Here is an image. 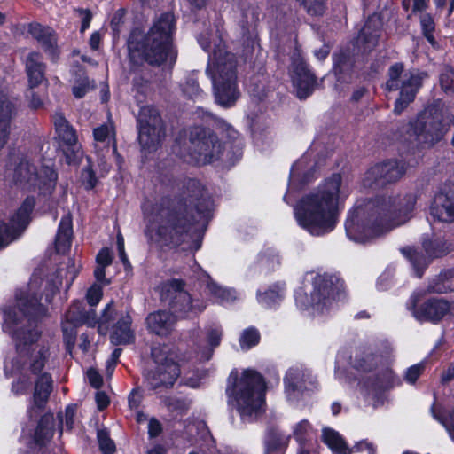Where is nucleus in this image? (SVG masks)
I'll return each mask as SVG.
<instances>
[{
	"mask_svg": "<svg viewBox=\"0 0 454 454\" xmlns=\"http://www.w3.org/2000/svg\"><path fill=\"white\" fill-rule=\"evenodd\" d=\"M45 303H51L58 286L43 280L37 271L32 275L27 286L16 293V306L4 310L3 331L9 333L16 345V355L4 364L6 374H17L12 384L15 395L27 394L35 383L33 405L27 412L30 417L35 410H42L52 389L50 373L43 372L50 357L49 348L36 344L40 333L35 318L46 315L47 308L42 301V289Z\"/></svg>",
	"mask_w": 454,
	"mask_h": 454,
	"instance_id": "1",
	"label": "nucleus"
},
{
	"mask_svg": "<svg viewBox=\"0 0 454 454\" xmlns=\"http://www.w3.org/2000/svg\"><path fill=\"white\" fill-rule=\"evenodd\" d=\"M211 206L204 186L190 179L178 195L153 206L145 216V236L159 247H178L191 239L197 215L208 212Z\"/></svg>",
	"mask_w": 454,
	"mask_h": 454,
	"instance_id": "2",
	"label": "nucleus"
},
{
	"mask_svg": "<svg viewBox=\"0 0 454 454\" xmlns=\"http://www.w3.org/2000/svg\"><path fill=\"white\" fill-rule=\"evenodd\" d=\"M415 203L412 194L357 201L348 213L346 234L350 240L364 243L406 223Z\"/></svg>",
	"mask_w": 454,
	"mask_h": 454,
	"instance_id": "3",
	"label": "nucleus"
},
{
	"mask_svg": "<svg viewBox=\"0 0 454 454\" xmlns=\"http://www.w3.org/2000/svg\"><path fill=\"white\" fill-rule=\"evenodd\" d=\"M349 194L341 176L333 174L297 201L294 213L299 226L317 237L332 232L339 222L340 206Z\"/></svg>",
	"mask_w": 454,
	"mask_h": 454,
	"instance_id": "4",
	"label": "nucleus"
},
{
	"mask_svg": "<svg viewBox=\"0 0 454 454\" xmlns=\"http://www.w3.org/2000/svg\"><path fill=\"white\" fill-rule=\"evenodd\" d=\"M198 42L205 51L213 50L206 72L212 80L215 101L224 107L232 106L239 97L235 55L225 51L221 35L206 32L199 36Z\"/></svg>",
	"mask_w": 454,
	"mask_h": 454,
	"instance_id": "5",
	"label": "nucleus"
},
{
	"mask_svg": "<svg viewBox=\"0 0 454 454\" xmlns=\"http://www.w3.org/2000/svg\"><path fill=\"white\" fill-rule=\"evenodd\" d=\"M176 32V19L172 12H164L156 17L149 30L140 40L134 35L128 43L130 61L134 64L147 62L151 66H160L169 59L175 62L176 51L173 47Z\"/></svg>",
	"mask_w": 454,
	"mask_h": 454,
	"instance_id": "6",
	"label": "nucleus"
},
{
	"mask_svg": "<svg viewBox=\"0 0 454 454\" xmlns=\"http://www.w3.org/2000/svg\"><path fill=\"white\" fill-rule=\"evenodd\" d=\"M265 387L262 375L254 370L247 369L227 387L226 393L230 401L235 402L242 417H252L262 410Z\"/></svg>",
	"mask_w": 454,
	"mask_h": 454,
	"instance_id": "7",
	"label": "nucleus"
},
{
	"mask_svg": "<svg viewBox=\"0 0 454 454\" xmlns=\"http://www.w3.org/2000/svg\"><path fill=\"white\" fill-rule=\"evenodd\" d=\"M189 143L188 149H183L177 143L174 146V151L189 163H211L223 153V145L217 136L202 127H193L190 130Z\"/></svg>",
	"mask_w": 454,
	"mask_h": 454,
	"instance_id": "8",
	"label": "nucleus"
},
{
	"mask_svg": "<svg viewBox=\"0 0 454 454\" xmlns=\"http://www.w3.org/2000/svg\"><path fill=\"white\" fill-rule=\"evenodd\" d=\"M387 75V90L393 91L400 90L399 98L395 100L394 107V113L399 115L414 100L427 74L419 70L404 72L403 64L398 62L390 66Z\"/></svg>",
	"mask_w": 454,
	"mask_h": 454,
	"instance_id": "9",
	"label": "nucleus"
},
{
	"mask_svg": "<svg viewBox=\"0 0 454 454\" xmlns=\"http://www.w3.org/2000/svg\"><path fill=\"white\" fill-rule=\"evenodd\" d=\"M151 356L156 366L143 374L147 387L153 391L172 387L181 373L176 355L168 346L158 345L152 348Z\"/></svg>",
	"mask_w": 454,
	"mask_h": 454,
	"instance_id": "10",
	"label": "nucleus"
},
{
	"mask_svg": "<svg viewBox=\"0 0 454 454\" xmlns=\"http://www.w3.org/2000/svg\"><path fill=\"white\" fill-rule=\"evenodd\" d=\"M184 286L183 280L172 279L165 283L161 290V301L167 303L176 320L195 318L207 308L203 300L192 298Z\"/></svg>",
	"mask_w": 454,
	"mask_h": 454,
	"instance_id": "11",
	"label": "nucleus"
},
{
	"mask_svg": "<svg viewBox=\"0 0 454 454\" xmlns=\"http://www.w3.org/2000/svg\"><path fill=\"white\" fill-rule=\"evenodd\" d=\"M13 183L23 190L38 192L47 195L55 188L57 174L51 168H42L39 171L27 160H21L15 167Z\"/></svg>",
	"mask_w": 454,
	"mask_h": 454,
	"instance_id": "12",
	"label": "nucleus"
},
{
	"mask_svg": "<svg viewBox=\"0 0 454 454\" xmlns=\"http://www.w3.org/2000/svg\"><path fill=\"white\" fill-rule=\"evenodd\" d=\"M138 140L143 149H155L165 137V129L158 110L152 106L141 107L137 119Z\"/></svg>",
	"mask_w": 454,
	"mask_h": 454,
	"instance_id": "13",
	"label": "nucleus"
},
{
	"mask_svg": "<svg viewBox=\"0 0 454 454\" xmlns=\"http://www.w3.org/2000/svg\"><path fill=\"white\" fill-rule=\"evenodd\" d=\"M411 129L417 142L428 148L441 142L449 131V127L443 123V114L437 111L419 116L414 122H411Z\"/></svg>",
	"mask_w": 454,
	"mask_h": 454,
	"instance_id": "14",
	"label": "nucleus"
},
{
	"mask_svg": "<svg viewBox=\"0 0 454 454\" xmlns=\"http://www.w3.org/2000/svg\"><path fill=\"white\" fill-rule=\"evenodd\" d=\"M115 136L114 125L110 121L93 129L94 150L98 156V164L105 173H107L110 169V165L106 162L110 156L114 158L119 168H121L123 161L122 157L117 152Z\"/></svg>",
	"mask_w": 454,
	"mask_h": 454,
	"instance_id": "15",
	"label": "nucleus"
},
{
	"mask_svg": "<svg viewBox=\"0 0 454 454\" xmlns=\"http://www.w3.org/2000/svg\"><path fill=\"white\" fill-rule=\"evenodd\" d=\"M117 320L113 325L110 339L113 344H129L134 340V333L131 330L132 318L129 313L118 315L113 307V303H108L105 308L101 317L98 320V329L100 333H106L108 325Z\"/></svg>",
	"mask_w": 454,
	"mask_h": 454,
	"instance_id": "16",
	"label": "nucleus"
},
{
	"mask_svg": "<svg viewBox=\"0 0 454 454\" xmlns=\"http://www.w3.org/2000/svg\"><path fill=\"white\" fill-rule=\"evenodd\" d=\"M425 294L424 291L413 293L407 301V309L412 311L413 317L419 321L439 323L449 313L450 304L444 299L431 298L417 308V303Z\"/></svg>",
	"mask_w": 454,
	"mask_h": 454,
	"instance_id": "17",
	"label": "nucleus"
},
{
	"mask_svg": "<svg viewBox=\"0 0 454 454\" xmlns=\"http://www.w3.org/2000/svg\"><path fill=\"white\" fill-rule=\"evenodd\" d=\"M35 204V199L27 197L12 215L9 223L0 221V249L7 247L21 235L30 221V214Z\"/></svg>",
	"mask_w": 454,
	"mask_h": 454,
	"instance_id": "18",
	"label": "nucleus"
},
{
	"mask_svg": "<svg viewBox=\"0 0 454 454\" xmlns=\"http://www.w3.org/2000/svg\"><path fill=\"white\" fill-rule=\"evenodd\" d=\"M405 172L404 164L387 160L371 167L364 174L363 186L378 189L399 180Z\"/></svg>",
	"mask_w": 454,
	"mask_h": 454,
	"instance_id": "19",
	"label": "nucleus"
},
{
	"mask_svg": "<svg viewBox=\"0 0 454 454\" xmlns=\"http://www.w3.org/2000/svg\"><path fill=\"white\" fill-rule=\"evenodd\" d=\"M325 275H317L313 279V291L311 293L312 305L320 311L328 309L340 295L339 281Z\"/></svg>",
	"mask_w": 454,
	"mask_h": 454,
	"instance_id": "20",
	"label": "nucleus"
},
{
	"mask_svg": "<svg viewBox=\"0 0 454 454\" xmlns=\"http://www.w3.org/2000/svg\"><path fill=\"white\" fill-rule=\"evenodd\" d=\"M53 123L59 138L63 142V153L68 164L75 163L82 156L81 145L77 143V136L74 128L64 115L56 113Z\"/></svg>",
	"mask_w": 454,
	"mask_h": 454,
	"instance_id": "21",
	"label": "nucleus"
},
{
	"mask_svg": "<svg viewBox=\"0 0 454 454\" xmlns=\"http://www.w3.org/2000/svg\"><path fill=\"white\" fill-rule=\"evenodd\" d=\"M292 70L297 97L301 99L307 98L313 92L317 80L298 51L292 57Z\"/></svg>",
	"mask_w": 454,
	"mask_h": 454,
	"instance_id": "22",
	"label": "nucleus"
},
{
	"mask_svg": "<svg viewBox=\"0 0 454 454\" xmlns=\"http://www.w3.org/2000/svg\"><path fill=\"white\" fill-rule=\"evenodd\" d=\"M285 387L287 395L295 392L302 393L316 387V380L311 372L301 364L289 368L285 377Z\"/></svg>",
	"mask_w": 454,
	"mask_h": 454,
	"instance_id": "23",
	"label": "nucleus"
},
{
	"mask_svg": "<svg viewBox=\"0 0 454 454\" xmlns=\"http://www.w3.org/2000/svg\"><path fill=\"white\" fill-rule=\"evenodd\" d=\"M27 31L40 43L51 59L57 61L59 51L55 32L51 27H43L39 23L29 24Z\"/></svg>",
	"mask_w": 454,
	"mask_h": 454,
	"instance_id": "24",
	"label": "nucleus"
},
{
	"mask_svg": "<svg viewBox=\"0 0 454 454\" xmlns=\"http://www.w3.org/2000/svg\"><path fill=\"white\" fill-rule=\"evenodd\" d=\"M176 322V317L169 310L164 309L152 312L145 318L148 331L160 337L170 335Z\"/></svg>",
	"mask_w": 454,
	"mask_h": 454,
	"instance_id": "25",
	"label": "nucleus"
},
{
	"mask_svg": "<svg viewBox=\"0 0 454 454\" xmlns=\"http://www.w3.org/2000/svg\"><path fill=\"white\" fill-rule=\"evenodd\" d=\"M362 387L370 395H377L379 393L401 385L400 379L390 369L384 370L380 375L373 379L368 377L361 382Z\"/></svg>",
	"mask_w": 454,
	"mask_h": 454,
	"instance_id": "26",
	"label": "nucleus"
},
{
	"mask_svg": "<svg viewBox=\"0 0 454 454\" xmlns=\"http://www.w3.org/2000/svg\"><path fill=\"white\" fill-rule=\"evenodd\" d=\"M430 213L439 222H454V192L436 194L431 205Z\"/></svg>",
	"mask_w": 454,
	"mask_h": 454,
	"instance_id": "27",
	"label": "nucleus"
},
{
	"mask_svg": "<svg viewBox=\"0 0 454 454\" xmlns=\"http://www.w3.org/2000/svg\"><path fill=\"white\" fill-rule=\"evenodd\" d=\"M381 29L380 19L376 15L369 17L357 36V43L364 51H372L379 43Z\"/></svg>",
	"mask_w": 454,
	"mask_h": 454,
	"instance_id": "28",
	"label": "nucleus"
},
{
	"mask_svg": "<svg viewBox=\"0 0 454 454\" xmlns=\"http://www.w3.org/2000/svg\"><path fill=\"white\" fill-rule=\"evenodd\" d=\"M25 69L31 89L39 86L45 80L46 65L43 61L41 53L36 51L28 53L25 59Z\"/></svg>",
	"mask_w": 454,
	"mask_h": 454,
	"instance_id": "29",
	"label": "nucleus"
},
{
	"mask_svg": "<svg viewBox=\"0 0 454 454\" xmlns=\"http://www.w3.org/2000/svg\"><path fill=\"white\" fill-rule=\"evenodd\" d=\"M65 321L76 326L82 324L94 325L97 322L96 313L92 309L85 311L82 302L74 301L67 311Z\"/></svg>",
	"mask_w": 454,
	"mask_h": 454,
	"instance_id": "30",
	"label": "nucleus"
},
{
	"mask_svg": "<svg viewBox=\"0 0 454 454\" xmlns=\"http://www.w3.org/2000/svg\"><path fill=\"white\" fill-rule=\"evenodd\" d=\"M223 328L219 325H211L205 328V345H198L200 348L201 356L200 359L209 360L214 353L215 348H217L222 340Z\"/></svg>",
	"mask_w": 454,
	"mask_h": 454,
	"instance_id": "31",
	"label": "nucleus"
},
{
	"mask_svg": "<svg viewBox=\"0 0 454 454\" xmlns=\"http://www.w3.org/2000/svg\"><path fill=\"white\" fill-rule=\"evenodd\" d=\"M454 291V270H442L432 278L425 294H446Z\"/></svg>",
	"mask_w": 454,
	"mask_h": 454,
	"instance_id": "32",
	"label": "nucleus"
},
{
	"mask_svg": "<svg viewBox=\"0 0 454 454\" xmlns=\"http://www.w3.org/2000/svg\"><path fill=\"white\" fill-rule=\"evenodd\" d=\"M73 235L72 217L70 214L62 216L55 238V247L58 253H66L71 246Z\"/></svg>",
	"mask_w": 454,
	"mask_h": 454,
	"instance_id": "33",
	"label": "nucleus"
},
{
	"mask_svg": "<svg viewBox=\"0 0 454 454\" xmlns=\"http://www.w3.org/2000/svg\"><path fill=\"white\" fill-rule=\"evenodd\" d=\"M280 264L277 252L273 248H267L261 252L252 270L259 273H270L275 270Z\"/></svg>",
	"mask_w": 454,
	"mask_h": 454,
	"instance_id": "34",
	"label": "nucleus"
},
{
	"mask_svg": "<svg viewBox=\"0 0 454 454\" xmlns=\"http://www.w3.org/2000/svg\"><path fill=\"white\" fill-rule=\"evenodd\" d=\"M289 436L284 434L278 427H270L264 440L265 454H278V451L287 444Z\"/></svg>",
	"mask_w": 454,
	"mask_h": 454,
	"instance_id": "35",
	"label": "nucleus"
},
{
	"mask_svg": "<svg viewBox=\"0 0 454 454\" xmlns=\"http://www.w3.org/2000/svg\"><path fill=\"white\" fill-rule=\"evenodd\" d=\"M323 442L332 450L333 454H351L349 449L341 435L332 428H324L322 433Z\"/></svg>",
	"mask_w": 454,
	"mask_h": 454,
	"instance_id": "36",
	"label": "nucleus"
},
{
	"mask_svg": "<svg viewBox=\"0 0 454 454\" xmlns=\"http://www.w3.org/2000/svg\"><path fill=\"white\" fill-rule=\"evenodd\" d=\"M381 361V357L374 355L370 350H361L352 361L353 367L358 371L370 372Z\"/></svg>",
	"mask_w": 454,
	"mask_h": 454,
	"instance_id": "37",
	"label": "nucleus"
},
{
	"mask_svg": "<svg viewBox=\"0 0 454 454\" xmlns=\"http://www.w3.org/2000/svg\"><path fill=\"white\" fill-rule=\"evenodd\" d=\"M13 112V106H4L0 108V149L4 148L8 141Z\"/></svg>",
	"mask_w": 454,
	"mask_h": 454,
	"instance_id": "38",
	"label": "nucleus"
},
{
	"mask_svg": "<svg viewBox=\"0 0 454 454\" xmlns=\"http://www.w3.org/2000/svg\"><path fill=\"white\" fill-rule=\"evenodd\" d=\"M207 278V286L209 293L220 302H231L237 298V293L234 289L223 288L215 283L209 277Z\"/></svg>",
	"mask_w": 454,
	"mask_h": 454,
	"instance_id": "39",
	"label": "nucleus"
},
{
	"mask_svg": "<svg viewBox=\"0 0 454 454\" xmlns=\"http://www.w3.org/2000/svg\"><path fill=\"white\" fill-rule=\"evenodd\" d=\"M423 247L426 254L430 258L442 256L450 251V247L443 240L435 239L434 240H425Z\"/></svg>",
	"mask_w": 454,
	"mask_h": 454,
	"instance_id": "40",
	"label": "nucleus"
},
{
	"mask_svg": "<svg viewBox=\"0 0 454 454\" xmlns=\"http://www.w3.org/2000/svg\"><path fill=\"white\" fill-rule=\"evenodd\" d=\"M409 258L416 271L418 278H421L424 270L430 262V257H427L414 250L409 249Z\"/></svg>",
	"mask_w": 454,
	"mask_h": 454,
	"instance_id": "41",
	"label": "nucleus"
},
{
	"mask_svg": "<svg viewBox=\"0 0 454 454\" xmlns=\"http://www.w3.org/2000/svg\"><path fill=\"white\" fill-rule=\"evenodd\" d=\"M46 419H42L40 420L35 434V441L40 445L45 444L54 434L53 426H47Z\"/></svg>",
	"mask_w": 454,
	"mask_h": 454,
	"instance_id": "42",
	"label": "nucleus"
},
{
	"mask_svg": "<svg viewBox=\"0 0 454 454\" xmlns=\"http://www.w3.org/2000/svg\"><path fill=\"white\" fill-rule=\"evenodd\" d=\"M260 340V333L257 329L249 327L243 331L239 337V344L242 349H249L257 345Z\"/></svg>",
	"mask_w": 454,
	"mask_h": 454,
	"instance_id": "43",
	"label": "nucleus"
},
{
	"mask_svg": "<svg viewBox=\"0 0 454 454\" xmlns=\"http://www.w3.org/2000/svg\"><path fill=\"white\" fill-rule=\"evenodd\" d=\"M432 414L434 418L446 428L450 436L454 441V409L447 413L437 412L432 409Z\"/></svg>",
	"mask_w": 454,
	"mask_h": 454,
	"instance_id": "44",
	"label": "nucleus"
},
{
	"mask_svg": "<svg viewBox=\"0 0 454 454\" xmlns=\"http://www.w3.org/2000/svg\"><path fill=\"white\" fill-rule=\"evenodd\" d=\"M97 437L99 449L104 454H113L115 451V444L109 437V434L106 429L98 430Z\"/></svg>",
	"mask_w": 454,
	"mask_h": 454,
	"instance_id": "45",
	"label": "nucleus"
},
{
	"mask_svg": "<svg viewBox=\"0 0 454 454\" xmlns=\"http://www.w3.org/2000/svg\"><path fill=\"white\" fill-rule=\"evenodd\" d=\"M312 427L309 422L306 419H303L297 423L294 427V436L297 442L301 444L303 443L311 434Z\"/></svg>",
	"mask_w": 454,
	"mask_h": 454,
	"instance_id": "46",
	"label": "nucleus"
},
{
	"mask_svg": "<svg viewBox=\"0 0 454 454\" xmlns=\"http://www.w3.org/2000/svg\"><path fill=\"white\" fill-rule=\"evenodd\" d=\"M309 15L320 16L325 12V0H297Z\"/></svg>",
	"mask_w": 454,
	"mask_h": 454,
	"instance_id": "47",
	"label": "nucleus"
},
{
	"mask_svg": "<svg viewBox=\"0 0 454 454\" xmlns=\"http://www.w3.org/2000/svg\"><path fill=\"white\" fill-rule=\"evenodd\" d=\"M75 327H76V325H70V323H67L66 321H64L62 323L64 341L66 344V348L69 353H71V350L74 348V343H75V338H76Z\"/></svg>",
	"mask_w": 454,
	"mask_h": 454,
	"instance_id": "48",
	"label": "nucleus"
},
{
	"mask_svg": "<svg viewBox=\"0 0 454 454\" xmlns=\"http://www.w3.org/2000/svg\"><path fill=\"white\" fill-rule=\"evenodd\" d=\"M420 25L422 32L428 42L434 43V38L433 32L434 31V21L432 16L428 13H424L420 16Z\"/></svg>",
	"mask_w": 454,
	"mask_h": 454,
	"instance_id": "49",
	"label": "nucleus"
},
{
	"mask_svg": "<svg viewBox=\"0 0 454 454\" xmlns=\"http://www.w3.org/2000/svg\"><path fill=\"white\" fill-rule=\"evenodd\" d=\"M165 405L171 411H177L184 414L189 409L190 403L184 399L168 397L164 400Z\"/></svg>",
	"mask_w": 454,
	"mask_h": 454,
	"instance_id": "50",
	"label": "nucleus"
},
{
	"mask_svg": "<svg viewBox=\"0 0 454 454\" xmlns=\"http://www.w3.org/2000/svg\"><path fill=\"white\" fill-rule=\"evenodd\" d=\"M281 299L278 292L269 290L263 294H258V301L265 308H272Z\"/></svg>",
	"mask_w": 454,
	"mask_h": 454,
	"instance_id": "51",
	"label": "nucleus"
},
{
	"mask_svg": "<svg viewBox=\"0 0 454 454\" xmlns=\"http://www.w3.org/2000/svg\"><path fill=\"white\" fill-rule=\"evenodd\" d=\"M182 90L192 99L198 98L202 94V90H200L197 81L192 77L186 80L185 83L182 87Z\"/></svg>",
	"mask_w": 454,
	"mask_h": 454,
	"instance_id": "52",
	"label": "nucleus"
},
{
	"mask_svg": "<svg viewBox=\"0 0 454 454\" xmlns=\"http://www.w3.org/2000/svg\"><path fill=\"white\" fill-rule=\"evenodd\" d=\"M454 82V69L450 66H444L440 74V84L444 90L451 89Z\"/></svg>",
	"mask_w": 454,
	"mask_h": 454,
	"instance_id": "53",
	"label": "nucleus"
},
{
	"mask_svg": "<svg viewBox=\"0 0 454 454\" xmlns=\"http://www.w3.org/2000/svg\"><path fill=\"white\" fill-rule=\"evenodd\" d=\"M351 67L350 60L346 53L334 56L333 69L337 75L343 74Z\"/></svg>",
	"mask_w": 454,
	"mask_h": 454,
	"instance_id": "54",
	"label": "nucleus"
},
{
	"mask_svg": "<svg viewBox=\"0 0 454 454\" xmlns=\"http://www.w3.org/2000/svg\"><path fill=\"white\" fill-rule=\"evenodd\" d=\"M102 295V286L98 284H94L89 288L86 294V299L90 306H95L100 301Z\"/></svg>",
	"mask_w": 454,
	"mask_h": 454,
	"instance_id": "55",
	"label": "nucleus"
},
{
	"mask_svg": "<svg viewBox=\"0 0 454 454\" xmlns=\"http://www.w3.org/2000/svg\"><path fill=\"white\" fill-rule=\"evenodd\" d=\"M425 365L423 363L416 364L409 367L405 372L404 379L409 384H414L418 378L424 371Z\"/></svg>",
	"mask_w": 454,
	"mask_h": 454,
	"instance_id": "56",
	"label": "nucleus"
},
{
	"mask_svg": "<svg viewBox=\"0 0 454 454\" xmlns=\"http://www.w3.org/2000/svg\"><path fill=\"white\" fill-rule=\"evenodd\" d=\"M113 253L108 247H103L96 256L97 264L109 266L113 262Z\"/></svg>",
	"mask_w": 454,
	"mask_h": 454,
	"instance_id": "57",
	"label": "nucleus"
},
{
	"mask_svg": "<svg viewBox=\"0 0 454 454\" xmlns=\"http://www.w3.org/2000/svg\"><path fill=\"white\" fill-rule=\"evenodd\" d=\"M89 80L88 78H84L81 82L73 86L72 91L75 98H82L89 91Z\"/></svg>",
	"mask_w": 454,
	"mask_h": 454,
	"instance_id": "58",
	"label": "nucleus"
},
{
	"mask_svg": "<svg viewBox=\"0 0 454 454\" xmlns=\"http://www.w3.org/2000/svg\"><path fill=\"white\" fill-rule=\"evenodd\" d=\"M74 11L82 18L81 32L83 33L90 27L92 13L89 9L77 8Z\"/></svg>",
	"mask_w": 454,
	"mask_h": 454,
	"instance_id": "59",
	"label": "nucleus"
},
{
	"mask_svg": "<svg viewBox=\"0 0 454 454\" xmlns=\"http://www.w3.org/2000/svg\"><path fill=\"white\" fill-rule=\"evenodd\" d=\"M352 450L353 452H364L366 451L368 454H375L376 448L373 443L369 442L365 440L357 442Z\"/></svg>",
	"mask_w": 454,
	"mask_h": 454,
	"instance_id": "60",
	"label": "nucleus"
},
{
	"mask_svg": "<svg viewBox=\"0 0 454 454\" xmlns=\"http://www.w3.org/2000/svg\"><path fill=\"white\" fill-rule=\"evenodd\" d=\"M82 181L86 184L88 189H92L97 184V178L93 170L89 167L84 168L82 174Z\"/></svg>",
	"mask_w": 454,
	"mask_h": 454,
	"instance_id": "61",
	"label": "nucleus"
},
{
	"mask_svg": "<svg viewBox=\"0 0 454 454\" xmlns=\"http://www.w3.org/2000/svg\"><path fill=\"white\" fill-rule=\"evenodd\" d=\"M87 377L90 384L95 387L99 388L102 386L103 380L101 375L94 369H90L87 372Z\"/></svg>",
	"mask_w": 454,
	"mask_h": 454,
	"instance_id": "62",
	"label": "nucleus"
},
{
	"mask_svg": "<svg viewBox=\"0 0 454 454\" xmlns=\"http://www.w3.org/2000/svg\"><path fill=\"white\" fill-rule=\"evenodd\" d=\"M75 414V406L69 405L65 411V427L67 429L71 430L74 427Z\"/></svg>",
	"mask_w": 454,
	"mask_h": 454,
	"instance_id": "63",
	"label": "nucleus"
},
{
	"mask_svg": "<svg viewBox=\"0 0 454 454\" xmlns=\"http://www.w3.org/2000/svg\"><path fill=\"white\" fill-rule=\"evenodd\" d=\"M106 267L107 266L97 264V266L94 270V277L96 278L98 282H99L103 285L110 284V280L106 278Z\"/></svg>",
	"mask_w": 454,
	"mask_h": 454,
	"instance_id": "64",
	"label": "nucleus"
}]
</instances>
